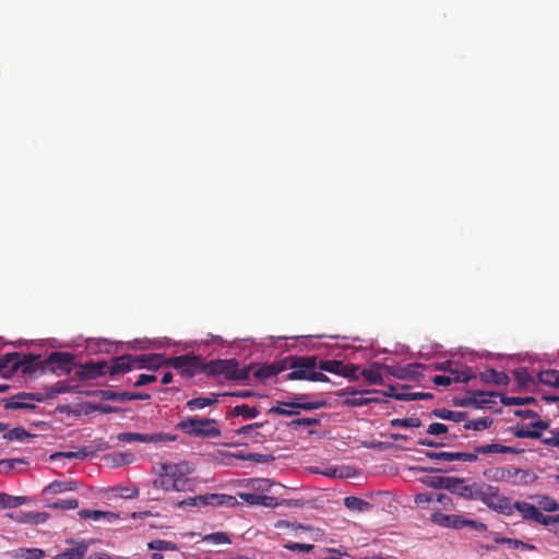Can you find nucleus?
Masks as SVG:
<instances>
[{
    "mask_svg": "<svg viewBox=\"0 0 559 559\" xmlns=\"http://www.w3.org/2000/svg\"><path fill=\"white\" fill-rule=\"evenodd\" d=\"M284 404H289V402H282L278 401L276 406H273L270 408L269 413L290 417L293 416V413L290 411V407H286Z\"/></svg>",
    "mask_w": 559,
    "mask_h": 559,
    "instance_id": "obj_56",
    "label": "nucleus"
},
{
    "mask_svg": "<svg viewBox=\"0 0 559 559\" xmlns=\"http://www.w3.org/2000/svg\"><path fill=\"white\" fill-rule=\"evenodd\" d=\"M538 509L545 512H556L559 510V502L549 496H542L538 500Z\"/></svg>",
    "mask_w": 559,
    "mask_h": 559,
    "instance_id": "obj_46",
    "label": "nucleus"
},
{
    "mask_svg": "<svg viewBox=\"0 0 559 559\" xmlns=\"http://www.w3.org/2000/svg\"><path fill=\"white\" fill-rule=\"evenodd\" d=\"M499 396H500L501 403L506 406L526 405V404H531V403L535 402V399L533 396L521 397V396H507L503 394H499Z\"/></svg>",
    "mask_w": 559,
    "mask_h": 559,
    "instance_id": "obj_41",
    "label": "nucleus"
},
{
    "mask_svg": "<svg viewBox=\"0 0 559 559\" xmlns=\"http://www.w3.org/2000/svg\"><path fill=\"white\" fill-rule=\"evenodd\" d=\"M418 365H407L406 367H385V371L399 379H414L416 378V369Z\"/></svg>",
    "mask_w": 559,
    "mask_h": 559,
    "instance_id": "obj_29",
    "label": "nucleus"
},
{
    "mask_svg": "<svg viewBox=\"0 0 559 559\" xmlns=\"http://www.w3.org/2000/svg\"><path fill=\"white\" fill-rule=\"evenodd\" d=\"M285 548L293 551H302L309 552L313 549L312 544H302V543H288L285 544Z\"/></svg>",
    "mask_w": 559,
    "mask_h": 559,
    "instance_id": "obj_63",
    "label": "nucleus"
},
{
    "mask_svg": "<svg viewBox=\"0 0 559 559\" xmlns=\"http://www.w3.org/2000/svg\"><path fill=\"white\" fill-rule=\"evenodd\" d=\"M255 368L252 366H246L243 368H239V364L237 362V369L236 372H234L231 380H240V381H247L250 379L251 371Z\"/></svg>",
    "mask_w": 559,
    "mask_h": 559,
    "instance_id": "obj_54",
    "label": "nucleus"
},
{
    "mask_svg": "<svg viewBox=\"0 0 559 559\" xmlns=\"http://www.w3.org/2000/svg\"><path fill=\"white\" fill-rule=\"evenodd\" d=\"M449 427L442 423H432L427 428V433L431 436L447 435Z\"/></svg>",
    "mask_w": 559,
    "mask_h": 559,
    "instance_id": "obj_55",
    "label": "nucleus"
},
{
    "mask_svg": "<svg viewBox=\"0 0 559 559\" xmlns=\"http://www.w3.org/2000/svg\"><path fill=\"white\" fill-rule=\"evenodd\" d=\"M160 469L165 476L162 481L164 489L181 491L186 489L187 476L194 471V466L187 461L179 463L165 462L160 464Z\"/></svg>",
    "mask_w": 559,
    "mask_h": 559,
    "instance_id": "obj_2",
    "label": "nucleus"
},
{
    "mask_svg": "<svg viewBox=\"0 0 559 559\" xmlns=\"http://www.w3.org/2000/svg\"><path fill=\"white\" fill-rule=\"evenodd\" d=\"M79 515L82 519H92L94 521H100L102 515H104V511L102 510H90V509H82L79 511Z\"/></svg>",
    "mask_w": 559,
    "mask_h": 559,
    "instance_id": "obj_59",
    "label": "nucleus"
},
{
    "mask_svg": "<svg viewBox=\"0 0 559 559\" xmlns=\"http://www.w3.org/2000/svg\"><path fill=\"white\" fill-rule=\"evenodd\" d=\"M433 395L431 393L426 392H403L400 395H394V399L397 401H420V400H430Z\"/></svg>",
    "mask_w": 559,
    "mask_h": 559,
    "instance_id": "obj_45",
    "label": "nucleus"
},
{
    "mask_svg": "<svg viewBox=\"0 0 559 559\" xmlns=\"http://www.w3.org/2000/svg\"><path fill=\"white\" fill-rule=\"evenodd\" d=\"M487 478L496 481H508L512 484H519L530 475L528 471L521 469L514 466L509 467H495L484 472Z\"/></svg>",
    "mask_w": 559,
    "mask_h": 559,
    "instance_id": "obj_10",
    "label": "nucleus"
},
{
    "mask_svg": "<svg viewBox=\"0 0 559 559\" xmlns=\"http://www.w3.org/2000/svg\"><path fill=\"white\" fill-rule=\"evenodd\" d=\"M216 424V419L213 418L188 417L177 424V429L193 437L217 438L221 436V429Z\"/></svg>",
    "mask_w": 559,
    "mask_h": 559,
    "instance_id": "obj_5",
    "label": "nucleus"
},
{
    "mask_svg": "<svg viewBox=\"0 0 559 559\" xmlns=\"http://www.w3.org/2000/svg\"><path fill=\"white\" fill-rule=\"evenodd\" d=\"M515 380L521 388L527 386L533 383V379L526 368H518L513 371Z\"/></svg>",
    "mask_w": 559,
    "mask_h": 559,
    "instance_id": "obj_48",
    "label": "nucleus"
},
{
    "mask_svg": "<svg viewBox=\"0 0 559 559\" xmlns=\"http://www.w3.org/2000/svg\"><path fill=\"white\" fill-rule=\"evenodd\" d=\"M476 483L467 485L463 478L459 477H447L445 489L452 493H457L464 498L474 499V491H476Z\"/></svg>",
    "mask_w": 559,
    "mask_h": 559,
    "instance_id": "obj_13",
    "label": "nucleus"
},
{
    "mask_svg": "<svg viewBox=\"0 0 559 559\" xmlns=\"http://www.w3.org/2000/svg\"><path fill=\"white\" fill-rule=\"evenodd\" d=\"M238 459L252 461L255 463H269L274 460V456L271 454H261V453H247L237 455Z\"/></svg>",
    "mask_w": 559,
    "mask_h": 559,
    "instance_id": "obj_49",
    "label": "nucleus"
},
{
    "mask_svg": "<svg viewBox=\"0 0 559 559\" xmlns=\"http://www.w3.org/2000/svg\"><path fill=\"white\" fill-rule=\"evenodd\" d=\"M292 371L285 376V380H307L312 382H329L330 379L323 372L318 371V358L316 356L286 357V370Z\"/></svg>",
    "mask_w": 559,
    "mask_h": 559,
    "instance_id": "obj_1",
    "label": "nucleus"
},
{
    "mask_svg": "<svg viewBox=\"0 0 559 559\" xmlns=\"http://www.w3.org/2000/svg\"><path fill=\"white\" fill-rule=\"evenodd\" d=\"M344 504L347 509L359 512H362L370 507V503L368 501L353 496L346 497L344 499Z\"/></svg>",
    "mask_w": 559,
    "mask_h": 559,
    "instance_id": "obj_40",
    "label": "nucleus"
},
{
    "mask_svg": "<svg viewBox=\"0 0 559 559\" xmlns=\"http://www.w3.org/2000/svg\"><path fill=\"white\" fill-rule=\"evenodd\" d=\"M10 555L13 559H43L46 552L40 548L20 547L12 550Z\"/></svg>",
    "mask_w": 559,
    "mask_h": 559,
    "instance_id": "obj_26",
    "label": "nucleus"
},
{
    "mask_svg": "<svg viewBox=\"0 0 559 559\" xmlns=\"http://www.w3.org/2000/svg\"><path fill=\"white\" fill-rule=\"evenodd\" d=\"M474 499L480 500L488 508L501 514L511 515L513 513L511 499L500 495L498 487L485 483L478 484L474 491Z\"/></svg>",
    "mask_w": 559,
    "mask_h": 559,
    "instance_id": "obj_4",
    "label": "nucleus"
},
{
    "mask_svg": "<svg viewBox=\"0 0 559 559\" xmlns=\"http://www.w3.org/2000/svg\"><path fill=\"white\" fill-rule=\"evenodd\" d=\"M479 378L483 382L496 385H507L510 381L509 376L495 369H486L480 372Z\"/></svg>",
    "mask_w": 559,
    "mask_h": 559,
    "instance_id": "obj_24",
    "label": "nucleus"
},
{
    "mask_svg": "<svg viewBox=\"0 0 559 559\" xmlns=\"http://www.w3.org/2000/svg\"><path fill=\"white\" fill-rule=\"evenodd\" d=\"M468 394H471L475 399V407L480 408L492 401L490 397L496 396V393L487 392V391H478V390H472L468 391Z\"/></svg>",
    "mask_w": 559,
    "mask_h": 559,
    "instance_id": "obj_39",
    "label": "nucleus"
},
{
    "mask_svg": "<svg viewBox=\"0 0 559 559\" xmlns=\"http://www.w3.org/2000/svg\"><path fill=\"white\" fill-rule=\"evenodd\" d=\"M230 414L236 417L241 416L245 419H251V418H255L259 415V411L254 406L241 404V405L235 406L231 409Z\"/></svg>",
    "mask_w": 559,
    "mask_h": 559,
    "instance_id": "obj_36",
    "label": "nucleus"
},
{
    "mask_svg": "<svg viewBox=\"0 0 559 559\" xmlns=\"http://www.w3.org/2000/svg\"><path fill=\"white\" fill-rule=\"evenodd\" d=\"M100 395L103 400H111V401H119V402H126L129 401L123 395H129V392H116L111 390H104L100 391Z\"/></svg>",
    "mask_w": 559,
    "mask_h": 559,
    "instance_id": "obj_52",
    "label": "nucleus"
},
{
    "mask_svg": "<svg viewBox=\"0 0 559 559\" xmlns=\"http://www.w3.org/2000/svg\"><path fill=\"white\" fill-rule=\"evenodd\" d=\"M47 507L51 509L73 510L79 507V500L75 498L58 499L57 501L48 503Z\"/></svg>",
    "mask_w": 559,
    "mask_h": 559,
    "instance_id": "obj_43",
    "label": "nucleus"
},
{
    "mask_svg": "<svg viewBox=\"0 0 559 559\" xmlns=\"http://www.w3.org/2000/svg\"><path fill=\"white\" fill-rule=\"evenodd\" d=\"M318 371H326L330 373H334L337 376H341L343 370V361L336 360V359H330V360H318Z\"/></svg>",
    "mask_w": 559,
    "mask_h": 559,
    "instance_id": "obj_35",
    "label": "nucleus"
},
{
    "mask_svg": "<svg viewBox=\"0 0 559 559\" xmlns=\"http://www.w3.org/2000/svg\"><path fill=\"white\" fill-rule=\"evenodd\" d=\"M72 547L67 548L61 554L57 555L53 559H83L87 549L88 544L85 540L82 542H69Z\"/></svg>",
    "mask_w": 559,
    "mask_h": 559,
    "instance_id": "obj_21",
    "label": "nucleus"
},
{
    "mask_svg": "<svg viewBox=\"0 0 559 559\" xmlns=\"http://www.w3.org/2000/svg\"><path fill=\"white\" fill-rule=\"evenodd\" d=\"M321 420L319 417H302L292 420L288 424V427L292 429H297L300 426H318Z\"/></svg>",
    "mask_w": 559,
    "mask_h": 559,
    "instance_id": "obj_50",
    "label": "nucleus"
},
{
    "mask_svg": "<svg viewBox=\"0 0 559 559\" xmlns=\"http://www.w3.org/2000/svg\"><path fill=\"white\" fill-rule=\"evenodd\" d=\"M352 394L354 395L353 397H347L344 400V405L349 407H359L379 401L378 399L372 397L356 396V391H353Z\"/></svg>",
    "mask_w": 559,
    "mask_h": 559,
    "instance_id": "obj_42",
    "label": "nucleus"
},
{
    "mask_svg": "<svg viewBox=\"0 0 559 559\" xmlns=\"http://www.w3.org/2000/svg\"><path fill=\"white\" fill-rule=\"evenodd\" d=\"M450 372L453 374L452 381L455 382L466 383L473 378L469 369L464 371L451 370Z\"/></svg>",
    "mask_w": 559,
    "mask_h": 559,
    "instance_id": "obj_61",
    "label": "nucleus"
},
{
    "mask_svg": "<svg viewBox=\"0 0 559 559\" xmlns=\"http://www.w3.org/2000/svg\"><path fill=\"white\" fill-rule=\"evenodd\" d=\"M538 381L545 385L559 388V370L547 369L538 372Z\"/></svg>",
    "mask_w": 559,
    "mask_h": 559,
    "instance_id": "obj_32",
    "label": "nucleus"
},
{
    "mask_svg": "<svg viewBox=\"0 0 559 559\" xmlns=\"http://www.w3.org/2000/svg\"><path fill=\"white\" fill-rule=\"evenodd\" d=\"M292 399L293 401H290L289 404H284L286 407L299 408L304 411H313L323 408L328 405L325 401L307 402V394H294Z\"/></svg>",
    "mask_w": 559,
    "mask_h": 559,
    "instance_id": "obj_19",
    "label": "nucleus"
},
{
    "mask_svg": "<svg viewBox=\"0 0 559 559\" xmlns=\"http://www.w3.org/2000/svg\"><path fill=\"white\" fill-rule=\"evenodd\" d=\"M73 355L66 352H52L45 358L46 372L57 376L70 374L72 371Z\"/></svg>",
    "mask_w": 559,
    "mask_h": 559,
    "instance_id": "obj_9",
    "label": "nucleus"
},
{
    "mask_svg": "<svg viewBox=\"0 0 559 559\" xmlns=\"http://www.w3.org/2000/svg\"><path fill=\"white\" fill-rule=\"evenodd\" d=\"M162 355H142L136 358H132L130 355L117 357L111 366H108V372L111 376L123 374L130 371L133 365H138L139 368H155V361L160 360Z\"/></svg>",
    "mask_w": 559,
    "mask_h": 559,
    "instance_id": "obj_6",
    "label": "nucleus"
},
{
    "mask_svg": "<svg viewBox=\"0 0 559 559\" xmlns=\"http://www.w3.org/2000/svg\"><path fill=\"white\" fill-rule=\"evenodd\" d=\"M159 366L173 367L182 377L192 378L202 372L205 373L206 361L201 356L197 355H181L171 358H164L155 361V368Z\"/></svg>",
    "mask_w": 559,
    "mask_h": 559,
    "instance_id": "obj_3",
    "label": "nucleus"
},
{
    "mask_svg": "<svg viewBox=\"0 0 559 559\" xmlns=\"http://www.w3.org/2000/svg\"><path fill=\"white\" fill-rule=\"evenodd\" d=\"M493 542L496 544H508L510 547L515 548V549H518V548L523 549V550H535L536 549V547L532 544H527V543H524L522 540L514 539V538L503 537L500 534L495 535Z\"/></svg>",
    "mask_w": 559,
    "mask_h": 559,
    "instance_id": "obj_31",
    "label": "nucleus"
},
{
    "mask_svg": "<svg viewBox=\"0 0 559 559\" xmlns=\"http://www.w3.org/2000/svg\"><path fill=\"white\" fill-rule=\"evenodd\" d=\"M237 369V360L215 359L206 362L205 373L207 376H224L227 380H231Z\"/></svg>",
    "mask_w": 559,
    "mask_h": 559,
    "instance_id": "obj_12",
    "label": "nucleus"
},
{
    "mask_svg": "<svg viewBox=\"0 0 559 559\" xmlns=\"http://www.w3.org/2000/svg\"><path fill=\"white\" fill-rule=\"evenodd\" d=\"M386 365L382 364H373L369 368L362 369L360 372L361 377L366 380L368 384H382L383 378L381 374V369L385 370Z\"/></svg>",
    "mask_w": 559,
    "mask_h": 559,
    "instance_id": "obj_25",
    "label": "nucleus"
},
{
    "mask_svg": "<svg viewBox=\"0 0 559 559\" xmlns=\"http://www.w3.org/2000/svg\"><path fill=\"white\" fill-rule=\"evenodd\" d=\"M29 500L25 496H12L7 492H0V509H14L27 503Z\"/></svg>",
    "mask_w": 559,
    "mask_h": 559,
    "instance_id": "obj_28",
    "label": "nucleus"
},
{
    "mask_svg": "<svg viewBox=\"0 0 559 559\" xmlns=\"http://www.w3.org/2000/svg\"><path fill=\"white\" fill-rule=\"evenodd\" d=\"M7 516L19 523L41 524L48 520L49 514L46 512H17L8 513Z\"/></svg>",
    "mask_w": 559,
    "mask_h": 559,
    "instance_id": "obj_20",
    "label": "nucleus"
},
{
    "mask_svg": "<svg viewBox=\"0 0 559 559\" xmlns=\"http://www.w3.org/2000/svg\"><path fill=\"white\" fill-rule=\"evenodd\" d=\"M433 417L450 420L453 423H462L467 418V414L464 412L450 411L447 408H436L431 412Z\"/></svg>",
    "mask_w": 559,
    "mask_h": 559,
    "instance_id": "obj_27",
    "label": "nucleus"
},
{
    "mask_svg": "<svg viewBox=\"0 0 559 559\" xmlns=\"http://www.w3.org/2000/svg\"><path fill=\"white\" fill-rule=\"evenodd\" d=\"M147 548L152 550L150 559H165L163 552L178 551L179 547L176 543L165 539H153L147 543Z\"/></svg>",
    "mask_w": 559,
    "mask_h": 559,
    "instance_id": "obj_17",
    "label": "nucleus"
},
{
    "mask_svg": "<svg viewBox=\"0 0 559 559\" xmlns=\"http://www.w3.org/2000/svg\"><path fill=\"white\" fill-rule=\"evenodd\" d=\"M431 521L439 526L450 527L451 515L441 512H435L431 514Z\"/></svg>",
    "mask_w": 559,
    "mask_h": 559,
    "instance_id": "obj_57",
    "label": "nucleus"
},
{
    "mask_svg": "<svg viewBox=\"0 0 559 559\" xmlns=\"http://www.w3.org/2000/svg\"><path fill=\"white\" fill-rule=\"evenodd\" d=\"M116 496L124 499H134L139 497V489L136 487H119L116 488Z\"/></svg>",
    "mask_w": 559,
    "mask_h": 559,
    "instance_id": "obj_53",
    "label": "nucleus"
},
{
    "mask_svg": "<svg viewBox=\"0 0 559 559\" xmlns=\"http://www.w3.org/2000/svg\"><path fill=\"white\" fill-rule=\"evenodd\" d=\"M239 497L250 506H263L266 508H275L278 506L277 498L253 492H241Z\"/></svg>",
    "mask_w": 559,
    "mask_h": 559,
    "instance_id": "obj_18",
    "label": "nucleus"
},
{
    "mask_svg": "<svg viewBox=\"0 0 559 559\" xmlns=\"http://www.w3.org/2000/svg\"><path fill=\"white\" fill-rule=\"evenodd\" d=\"M58 456H63V457H67V459H79V460H83L87 456V452L85 449H82L80 451H76V452H72V451H69V452H58L56 454H53L51 457H58Z\"/></svg>",
    "mask_w": 559,
    "mask_h": 559,
    "instance_id": "obj_62",
    "label": "nucleus"
},
{
    "mask_svg": "<svg viewBox=\"0 0 559 559\" xmlns=\"http://www.w3.org/2000/svg\"><path fill=\"white\" fill-rule=\"evenodd\" d=\"M209 506L211 507H234L237 504V499L234 496L225 493H207Z\"/></svg>",
    "mask_w": 559,
    "mask_h": 559,
    "instance_id": "obj_30",
    "label": "nucleus"
},
{
    "mask_svg": "<svg viewBox=\"0 0 559 559\" xmlns=\"http://www.w3.org/2000/svg\"><path fill=\"white\" fill-rule=\"evenodd\" d=\"M390 425L392 427L418 428L421 426V420L417 417L394 418L390 421Z\"/></svg>",
    "mask_w": 559,
    "mask_h": 559,
    "instance_id": "obj_44",
    "label": "nucleus"
},
{
    "mask_svg": "<svg viewBox=\"0 0 559 559\" xmlns=\"http://www.w3.org/2000/svg\"><path fill=\"white\" fill-rule=\"evenodd\" d=\"M217 394H212L211 397H194L187 402V406L190 409H198V408H204L211 405H214L218 402Z\"/></svg>",
    "mask_w": 559,
    "mask_h": 559,
    "instance_id": "obj_37",
    "label": "nucleus"
},
{
    "mask_svg": "<svg viewBox=\"0 0 559 559\" xmlns=\"http://www.w3.org/2000/svg\"><path fill=\"white\" fill-rule=\"evenodd\" d=\"M106 372H108V364L106 361H88L81 366L79 377L81 379H96Z\"/></svg>",
    "mask_w": 559,
    "mask_h": 559,
    "instance_id": "obj_15",
    "label": "nucleus"
},
{
    "mask_svg": "<svg viewBox=\"0 0 559 559\" xmlns=\"http://www.w3.org/2000/svg\"><path fill=\"white\" fill-rule=\"evenodd\" d=\"M75 489V483L55 480L43 489L44 493H60L63 491H71Z\"/></svg>",
    "mask_w": 559,
    "mask_h": 559,
    "instance_id": "obj_33",
    "label": "nucleus"
},
{
    "mask_svg": "<svg viewBox=\"0 0 559 559\" xmlns=\"http://www.w3.org/2000/svg\"><path fill=\"white\" fill-rule=\"evenodd\" d=\"M493 424V419L490 417H480L472 420H465L464 429L465 430H475L483 431L490 428Z\"/></svg>",
    "mask_w": 559,
    "mask_h": 559,
    "instance_id": "obj_34",
    "label": "nucleus"
},
{
    "mask_svg": "<svg viewBox=\"0 0 559 559\" xmlns=\"http://www.w3.org/2000/svg\"><path fill=\"white\" fill-rule=\"evenodd\" d=\"M272 483L266 478H257L251 480V486L254 490L269 491L272 487Z\"/></svg>",
    "mask_w": 559,
    "mask_h": 559,
    "instance_id": "obj_60",
    "label": "nucleus"
},
{
    "mask_svg": "<svg viewBox=\"0 0 559 559\" xmlns=\"http://www.w3.org/2000/svg\"><path fill=\"white\" fill-rule=\"evenodd\" d=\"M538 524L548 526L554 524H559V514L556 515H545L540 513L539 519L537 521Z\"/></svg>",
    "mask_w": 559,
    "mask_h": 559,
    "instance_id": "obj_64",
    "label": "nucleus"
},
{
    "mask_svg": "<svg viewBox=\"0 0 559 559\" xmlns=\"http://www.w3.org/2000/svg\"><path fill=\"white\" fill-rule=\"evenodd\" d=\"M34 437L28 431H26L23 427H15L13 429H8L4 431L3 439L8 441H24L27 438Z\"/></svg>",
    "mask_w": 559,
    "mask_h": 559,
    "instance_id": "obj_38",
    "label": "nucleus"
},
{
    "mask_svg": "<svg viewBox=\"0 0 559 559\" xmlns=\"http://www.w3.org/2000/svg\"><path fill=\"white\" fill-rule=\"evenodd\" d=\"M204 542L212 543L215 545L229 544L230 539L226 533L216 532L204 536Z\"/></svg>",
    "mask_w": 559,
    "mask_h": 559,
    "instance_id": "obj_51",
    "label": "nucleus"
},
{
    "mask_svg": "<svg viewBox=\"0 0 559 559\" xmlns=\"http://www.w3.org/2000/svg\"><path fill=\"white\" fill-rule=\"evenodd\" d=\"M512 507L513 511H519L521 516L526 521H534L537 523L542 513L537 507L526 501H515L512 503Z\"/></svg>",
    "mask_w": 559,
    "mask_h": 559,
    "instance_id": "obj_23",
    "label": "nucleus"
},
{
    "mask_svg": "<svg viewBox=\"0 0 559 559\" xmlns=\"http://www.w3.org/2000/svg\"><path fill=\"white\" fill-rule=\"evenodd\" d=\"M477 525H478V523L476 521L467 520V519L463 518L462 515H456V514L451 515L450 527H452V528L460 530V528H463L466 526L476 528Z\"/></svg>",
    "mask_w": 559,
    "mask_h": 559,
    "instance_id": "obj_47",
    "label": "nucleus"
},
{
    "mask_svg": "<svg viewBox=\"0 0 559 559\" xmlns=\"http://www.w3.org/2000/svg\"><path fill=\"white\" fill-rule=\"evenodd\" d=\"M286 370V357L278 361L257 367L252 373L257 379H269Z\"/></svg>",
    "mask_w": 559,
    "mask_h": 559,
    "instance_id": "obj_16",
    "label": "nucleus"
},
{
    "mask_svg": "<svg viewBox=\"0 0 559 559\" xmlns=\"http://www.w3.org/2000/svg\"><path fill=\"white\" fill-rule=\"evenodd\" d=\"M41 400L39 394L20 392L9 399L0 400V404L3 403L5 409H34L36 405L31 402H41Z\"/></svg>",
    "mask_w": 559,
    "mask_h": 559,
    "instance_id": "obj_11",
    "label": "nucleus"
},
{
    "mask_svg": "<svg viewBox=\"0 0 559 559\" xmlns=\"http://www.w3.org/2000/svg\"><path fill=\"white\" fill-rule=\"evenodd\" d=\"M522 450L503 445L500 443H490L484 445H475L473 447L472 452H452V462L462 461V462H476L478 460L479 454H519Z\"/></svg>",
    "mask_w": 559,
    "mask_h": 559,
    "instance_id": "obj_7",
    "label": "nucleus"
},
{
    "mask_svg": "<svg viewBox=\"0 0 559 559\" xmlns=\"http://www.w3.org/2000/svg\"><path fill=\"white\" fill-rule=\"evenodd\" d=\"M447 477L448 476L428 477L426 480H424V483L427 486L432 487V488L445 489Z\"/></svg>",
    "mask_w": 559,
    "mask_h": 559,
    "instance_id": "obj_58",
    "label": "nucleus"
},
{
    "mask_svg": "<svg viewBox=\"0 0 559 559\" xmlns=\"http://www.w3.org/2000/svg\"><path fill=\"white\" fill-rule=\"evenodd\" d=\"M12 371L20 370L22 373L32 378H37L46 372L45 359L40 360V356L32 354L21 356L13 360Z\"/></svg>",
    "mask_w": 559,
    "mask_h": 559,
    "instance_id": "obj_8",
    "label": "nucleus"
},
{
    "mask_svg": "<svg viewBox=\"0 0 559 559\" xmlns=\"http://www.w3.org/2000/svg\"><path fill=\"white\" fill-rule=\"evenodd\" d=\"M117 439L121 442H144V443H157L163 441L165 433H139V432H121L117 436Z\"/></svg>",
    "mask_w": 559,
    "mask_h": 559,
    "instance_id": "obj_14",
    "label": "nucleus"
},
{
    "mask_svg": "<svg viewBox=\"0 0 559 559\" xmlns=\"http://www.w3.org/2000/svg\"><path fill=\"white\" fill-rule=\"evenodd\" d=\"M530 439H538L542 444L559 451V429H551L547 436H543L542 431L532 428L530 429Z\"/></svg>",
    "mask_w": 559,
    "mask_h": 559,
    "instance_id": "obj_22",
    "label": "nucleus"
}]
</instances>
